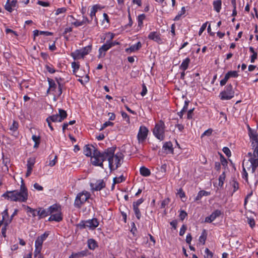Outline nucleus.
<instances>
[{"label": "nucleus", "mask_w": 258, "mask_h": 258, "mask_svg": "<svg viewBox=\"0 0 258 258\" xmlns=\"http://www.w3.org/2000/svg\"><path fill=\"white\" fill-rule=\"evenodd\" d=\"M116 147H112L100 152L98 149H94L93 156L92 157V164L95 166L104 168L103 162L108 160L109 167L111 171L117 169L122 164L123 155L121 152L114 154Z\"/></svg>", "instance_id": "obj_1"}, {"label": "nucleus", "mask_w": 258, "mask_h": 258, "mask_svg": "<svg viewBox=\"0 0 258 258\" xmlns=\"http://www.w3.org/2000/svg\"><path fill=\"white\" fill-rule=\"evenodd\" d=\"M2 197L13 202H25L28 197V189L23 179H21V184L19 190H7Z\"/></svg>", "instance_id": "obj_2"}, {"label": "nucleus", "mask_w": 258, "mask_h": 258, "mask_svg": "<svg viewBox=\"0 0 258 258\" xmlns=\"http://www.w3.org/2000/svg\"><path fill=\"white\" fill-rule=\"evenodd\" d=\"M165 124L162 120H160L155 124L153 133L154 135L159 140L163 141L165 138Z\"/></svg>", "instance_id": "obj_3"}, {"label": "nucleus", "mask_w": 258, "mask_h": 258, "mask_svg": "<svg viewBox=\"0 0 258 258\" xmlns=\"http://www.w3.org/2000/svg\"><path fill=\"white\" fill-rule=\"evenodd\" d=\"M90 197V194L87 191H83L79 193L76 197L74 206L77 208H80Z\"/></svg>", "instance_id": "obj_4"}, {"label": "nucleus", "mask_w": 258, "mask_h": 258, "mask_svg": "<svg viewBox=\"0 0 258 258\" xmlns=\"http://www.w3.org/2000/svg\"><path fill=\"white\" fill-rule=\"evenodd\" d=\"M234 93L233 86L230 84L227 85L225 87V89L220 93L219 97L222 100H230L234 96Z\"/></svg>", "instance_id": "obj_5"}, {"label": "nucleus", "mask_w": 258, "mask_h": 258, "mask_svg": "<svg viewBox=\"0 0 258 258\" xmlns=\"http://www.w3.org/2000/svg\"><path fill=\"white\" fill-rule=\"evenodd\" d=\"M92 45H89L80 49H77L74 52H72L71 56L74 59L83 58L84 56L87 55L91 50Z\"/></svg>", "instance_id": "obj_6"}, {"label": "nucleus", "mask_w": 258, "mask_h": 258, "mask_svg": "<svg viewBox=\"0 0 258 258\" xmlns=\"http://www.w3.org/2000/svg\"><path fill=\"white\" fill-rule=\"evenodd\" d=\"M59 114H54L48 116L47 118L51 122H61L67 117V112L62 109H58Z\"/></svg>", "instance_id": "obj_7"}, {"label": "nucleus", "mask_w": 258, "mask_h": 258, "mask_svg": "<svg viewBox=\"0 0 258 258\" xmlns=\"http://www.w3.org/2000/svg\"><path fill=\"white\" fill-rule=\"evenodd\" d=\"M113 46H114V44L112 42L107 41L106 43L99 48L98 57L99 58H103L105 56L106 52Z\"/></svg>", "instance_id": "obj_8"}, {"label": "nucleus", "mask_w": 258, "mask_h": 258, "mask_svg": "<svg viewBox=\"0 0 258 258\" xmlns=\"http://www.w3.org/2000/svg\"><path fill=\"white\" fill-rule=\"evenodd\" d=\"M149 130L144 125L140 126L137 135L138 140L139 143L144 142L146 139Z\"/></svg>", "instance_id": "obj_9"}, {"label": "nucleus", "mask_w": 258, "mask_h": 258, "mask_svg": "<svg viewBox=\"0 0 258 258\" xmlns=\"http://www.w3.org/2000/svg\"><path fill=\"white\" fill-rule=\"evenodd\" d=\"M148 38L150 40H152L159 44L163 43V39L161 37L160 33L157 31L150 32L148 35Z\"/></svg>", "instance_id": "obj_10"}, {"label": "nucleus", "mask_w": 258, "mask_h": 258, "mask_svg": "<svg viewBox=\"0 0 258 258\" xmlns=\"http://www.w3.org/2000/svg\"><path fill=\"white\" fill-rule=\"evenodd\" d=\"M94 149H97L92 145H85L84 147V154L87 157H91V162H92V157L93 156Z\"/></svg>", "instance_id": "obj_11"}, {"label": "nucleus", "mask_w": 258, "mask_h": 258, "mask_svg": "<svg viewBox=\"0 0 258 258\" xmlns=\"http://www.w3.org/2000/svg\"><path fill=\"white\" fill-rule=\"evenodd\" d=\"M48 236V233L45 232L43 234L38 236L35 242V247H38L42 248V245L43 241L46 239Z\"/></svg>", "instance_id": "obj_12"}, {"label": "nucleus", "mask_w": 258, "mask_h": 258, "mask_svg": "<svg viewBox=\"0 0 258 258\" xmlns=\"http://www.w3.org/2000/svg\"><path fill=\"white\" fill-rule=\"evenodd\" d=\"M221 214V211L216 210L214 211L209 216L206 217L205 221L207 223H211Z\"/></svg>", "instance_id": "obj_13"}, {"label": "nucleus", "mask_w": 258, "mask_h": 258, "mask_svg": "<svg viewBox=\"0 0 258 258\" xmlns=\"http://www.w3.org/2000/svg\"><path fill=\"white\" fill-rule=\"evenodd\" d=\"M248 136L250 138V141L251 144H255L258 142V135L255 130H249V133H248Z\"/></svg>", "instance_id": "obj_14"}, {"label": "nucleus", "mask_w": 258, "mask_h": 258, "mask_svg": "<svg viewBox=\"0 0 258 258\" xmlns=\"http://www.w3.org/2000/svg\"><path fill=\"white\" fill-rule=\"evenodd\" d=\"M91 186L92 190L99 191L105 187V183L103 179H101L97 181L95 187L92 183H91Z\"/></svg>", "instance_id": "obj_15"}, {"label": "nucleus", "mask_w": 258, "mask_h": 258, "mask_svg": "<svg viewBox=\"0 0 258 258\" xmlns=\"http://www.w3.org/2000/svg\"><path fill=\"white\" fill-rule=\"evenodd\" d=\"M49 215V211L48 210V208L46 209H45L41 207L38 208L37 216H38L39 219L43 218Z\"/></svg>", "instance_id": "obj_16"}, {"label": "nucleus", "mask_w": 258, "mask_h": 258, "mask_svg": "<svg viewBox=\"0 0 258 258\" xmlns=\"http://www.w3.org/2000/svg\"><path fill=\"white\" fill-rule=\"evenodd\" d=\"M86 221L88 225V227L93 230L95 229L99 225V222L96 218H93Z\"/></svg>", "instance_id": "obj_17"}, {"label": "nucleus", "mask_w": 258, "mask_h": 258, "mask_svg": "<svg viewBox=\"0 0 258 258\" xmlns=\"http://www.w3.org/2000/svg\"><path fill=\"white\" fill-rule=\"evenodd\" d=\"M62 220V217L60 212H57L56 214H51L48 218L49 221L60 222Z\"/></svg>", "instance_id": "obj_18"}, {"label": "nucleus", "mask_w": 258, "mask_h": 258, "mask_svg": "<svg viewBox=\"0 0 258 258\" xmlns=\"http://www.w3.org/2000/svg\"><path fill=\"white\" fill-rule=\"evenodd\" d=\"M248 161L251 164V173H254L258 167V158H251L248 159Z\"/></svg>", "instance_id": "obj_19"}, {"label": "nucleus", "mask_w": 258, "mask_h": 258, "mask_svg": "<svg viewBox=\"0 0 258 258\" xmlns=\"http://www.w3.org/2000/svg\"><path fill=\"white\" fill-rule=\"evenodd\" d=\"M142 47V43L141 42L139 41L135 44L131 45L129 48H126L125 49L126 52H128L130 51V52H134L137 50H138Z\"/></svg>", "instance_id": "obj_20"}, {"label": "nucleus", "mask_w": 258, "mask_h": 258, "mask_svg": "<svg viewBox=\"0 0 258 258\" xmlns=\"http://www.w3.org/2000/svg\"><path fill=\"white\" fill-rule=\"evenodd\" d=\"M88 254H89L88 250L85 249L77 253H73L71 255L74 258H79L87 256Z\"/></svg>", "instance_id": "obj_21"}, {"label": "nucleus", "mask_w": 258, "mask_h": 258, "mask_svg": "<svg viewBox=\"0 0 258 258\" xmlns=\"http://www.w3.org/2000/svg\"><path fill=\"white\" fill-rule=\"evenodd\" d=\"M190 62V58L188 57H186L183 60L181 64H180V69L182 70L183 71H185L187 69Z\"/></svg>", "instance_id": "obj_22"}, {"label": "nucleus", "mask_w": 258, "mask_h": 258, "mask_svg": "<svg viewBox=\"0 0 258 258\" xmlns=\"http://www.w3.org/2000/svg\"><path fill=\"white\" fill-rule=\"evenodd\" d=\"M163 149L165 150H168V152L170 153H173L174 151L172 143L170 141L164 144Z\"/></svg>", "instance_id": "obj_23"}, {"label": "nucleus", "mask_w": 258, "mask_h": 258, "mask_svg": "<svg viewBox=\"0 0 258 258\" xmlns=\"http://www.w3.org/2000/svg\"><path fill=\"white\" fill-rule=\"evenodd\" d=\"M25 206V208L27 213L31 214L33 217L34 218L36 216H37L38 208L35 209L31 208L30 207H29L28 206Z\"/></svg>", "instance_id": "obj_24"}, {"label": "nucleus", "mask_w": 258, "mask_h": 258, "mask_svg": "<svg viewBox=\"0 0 258 258\" xmlns=\"http://www.w3.org/2000/svg\"><path fill=\"white\" fill-rule=\"evenodd\" d=\"M87 244L89 248L92 250L95 249L98 246L97 242L92 238L88 240Z\"/></svg>", "instance_id": "obj_25"}, {"label": "nucleus", "mask_w": 258, "mask_h": 258, "mask_svg": "<svg viewBox=\"0 0 258 258\" xmlns=\"http://www.w3.org/2000/svg\"><path fill=\"white\" fill-rule=\"evenodd\" d=\"M214 9L217 13L220 12L221 9L222 1L221 0H217L213 2V3Z\"/></svg>", "instance_id": "obj_26"}, {"label": "nucleus", "mask_w": 258, "mask_h": 258, "mask_svg": "<svg viewBox=\"0 0 258 258\" xmlns=\"http://www.w3.org/2000/svg\"><path fill=\"white\" fill-rule=\"evenodd\" d=\"M48 210L49 211V215L52 214L53 213L55 212H59V211L60 210V206L57 204H54L50 206L48 208Z\"/></svg>", "instance_id": "obj_27"}, {"label": "nucleus", "mask_w": 258, "mask_h": 258, "mask_svg": "<svg viewBox=\"0 0 258 258\" xmlns=\"http://www.w3.org/2000/svg\"><path fill=\"white\" fill-rule=\"evenodd\" d=\"M140 174L145 177L149 176L151 174L150 170L145 166H142L140 168Z\"/></svg>", "instance_id": "obj_28"}, {"label": "nucleus", "mask_w": 258, "mask_h": 258, "mask_svg": "<svg viewBox=\"0 0 258 258\" xmlns=\"http://www.w3.org/2000/svg\"><path fill=\"white\" fill-rule=\"evenodd\" d=\"M210 195V192H208V191H205V190H200L198 192V195L197 196V197H196L195 201H199V200H201V199L203 196H209Z\"/></svg>", "instance_id": "obj_29"}, {"label": "nucleus", "mask_w": 258, "mask_h": 258, "mask_svg": "<svg viewBox=\"0 0 258 258\" xmlns=\"http://www.w3.org/2000/svg\"><path fill=\"white\" fill-rule=\"evenodd\" d=\"M98 9H99V6L97 5L93 6L92 7V8H91L90 16V17L91 18L92 20L94 17L95 19V20L96 21L97 19L96 18L95 15H96V13L97 12Z\"/></svg>", "instance_id": "obj_30"}, {"label": "nucleus", "mask_w": 258, "mask_h": 258, "mask_svg": "<svg viewBox=\"0 0 258 258\" xmlns=\"http://www.w3.org/2000/svg\"><path fill=\"white\" fill-rule=\"evenodd\" d=\"M47 81L48 82L49 89H51V91H55L57 86L55 81L49 78H47Z\"/></svg>", "instance_id": "obj_31"}, {"label": "nucleus", "mask_w": 258, "mask_h": 258, "mask_svg": "<svg viewBox=\"0 0 258 258\" xmlns=\"http://www.w3.org/2000/svg\"><path fill=\"white\" fill-rule=\"evenodd\" d=\"M207 237V232L205 229H203L201 235L199 237V241L205 244Z\"/></svg>", "instance_id": "obj_32"}, {"label": "nucleus", "mask_w": 258, "mask_h": 258, "mask_svg": "<svg viewBox=\"0 0 258 258\" xmlns=\"http://www.w3.org/2000/svg\"><path fill=\"white\" fill-rule=\"evenodd\" d=\"M226 177L225 172L224 171L219 177V186L222 187L224 184V181Z\"/></svg>", "instance_id": "obj_33"}, {"label": "nucleus", "mask_w": 258, "mask_h": 258, "mask_svg": "<svg viewBox=\"0 0 258 258\" xmlns=\"http://www.w3.org/2000/svg\"><path fill=\"white\" fill-rule=\"evenodd\" d=\"M146 16L144 14H141L138 17V25L139 27H141L143 26V22Z\"/></svg>", "instance_id": "obj_34"}, {"label": "nucleus", "mask_w": 258, "mask_h": 258, "mask_svg": "<svg viewBox=\"0 0 258 258\" xmlns=\"http://www.w3.org/2000/svg\"><path fill=\"white\" fill-rule=\"evenodd\" d=\"M45 67L46 70L50 74H53L56 71L51 64H46Z\"/></svg>", "instance_id": "obj_35"}, {"label": "nucleus", "mask_w": 258, "mask_h": 258, "mask_svg": "<svg viewBox=\"0 0 258 258\" xmlns=\"http://www.w3.org/2000/svg\"><path fill=\"white\" fill-rule=\"evenodd\" d=\"M252 149L253 150V155L254 157L258 158V142L254 144H251Z\"/></svg>", "instance_id": "obj_36"}, {"label": "nucleus", "mask_w": 258, "mask_h": 258, "mask_svg": "<svg viewBox=\"0 0 258 258\" xmlns=\"http://www.w3.org/2000/svg\"><path fill=\"white\" fill-rule=\"evenodd\" d=\"M18 127V122L15 120H14L13 124L10 126V130L13 132H16Z\"/></svg>", "instance_id": "obj_37"}, {"label": "nucleus", "mask_w": 258, "mask_h": 258, "mask_svg": "<svg viewBox=\"0 0 258 258\" xmlns=\"http://www.w3.org/2000/svg\"><path fill=\"white\" fill-rule=\"evenodd\" d=\"M114 184L119 183L125 180V178L123 175H121L118 177H114L113 178Z\"/></svg>", "instance_id": "obj_38"}, {"label": "nucleus", "mask_w": 258, "mask_h": 258, "mask_svg": "<svg viewBox=\"0 0 258 258\" xmlns=\"http://www.w3.org/2000/svg\"><path fill=\"white\" fill-rule=\"evenodd\" d=\"M232 186L233 188V192H235L239 188V183L235 179H233L232 181Z\"/></svg>", "instance_id": "obj_39"}, {"label": "nucleus", "mask_w": 258, "mask_h": 258, "mask_svg": "<svg viewBox=\"0 0 258 258\" xmlns=\"http://www.w3.org/2000/svg\"><path fill=\"white\" fill-rule=\"evenodd\" d=\"M35 159L33 158H30L27 160V167H32L33 168V166L35 163Z\"/></svg>", "instance_id": "obj_40"}, {"label": "nucleus", "mask_w": 258, "mask_h": 258, "mask_svg": "<svg viewBox=\"0 0 258 258\" xmlns=\"http://www.w3.org/2000/svg\"><path fill=\"white\" fill-rule=\"evenodd\" d=\"M242 177L243 179H244L246 182H248V173L246 171L245 168H244V166H242Z\"/></svg>", "instance_id": "obj_41"}, {"label": "nucleus", "mask_w": 258, "mask_h": 258, "mask_svg": "<svg viewBox=\"0 0 258 258\" xmlns=\"http://www.w3.org/2000/svg\"><path fill=\"white\" fill-rule=\"evenodd\" d=\"M133 210L135 212V214L136 217L138 219H140L141 217V213L140 212V209L138 207H133Z\"/></svg>", "instance_id": "obj_42"}, {"label": "nucleus", "mask_w": 258, "mask_h": 258, "mask_svg": "<svg viewBox=\"0 0 258 258\" xmlns=\"http://www.w3.org/2000/svg\"><path fill=\"white\" fill-rule=\"evenodd\" d=\"M5 9L9 12L13 11V7L10 4V0H7V2L5 6Z\"/></svg>", "instance_id": "obj_43"}, {"label": "nucleus", "mask_w": 258, "mask_h": 258, "mask_svg": "<svg viewBox=\"0 0 258 258\" xmlns=\"http://www.w3.org/2000/svg\"><path fill=\"white\" fill-rule=\"evenodd\" d=\"M205 253L204 256L205 258H212L213 256V253L208 248H206Z\"/></svg>", "instance_id": "obj_44"}, {"label": "nucleus", "mask_w": 258, "mask_h": 258, "mask_svg": "<svg viewBox=\"0 0 258 258\" xmlns=\"http://www.w3.org/2000/svg\"><path fill=\"white\" fill-rule=\"evenodd\" d=\"M88 225H87L86 221H82L77 225V227H79L80 229L85 228L88 227Z\"/></svg>", "instance_id": "obj_45"}, {"label": "nucleus", "mask_w": 258, "mask_h": 258, "mask_svg": "<svg viewBox=\"0 0 258 258\" xmlns=\"http://www.w3.org/2000/svg\"><path fill=\"white\" fill-rule=\"evenodd\" d=\"M230 78H237L238 76V74L237 71H231L227 72Z\"/></svg>", "instance_id": "obj_46"}, {"label": "nucleus", "mask_w": 258, "mask_h": 258, "mask_svg": "<svg viewBox=\"0 0 258 258\" xmlns=\"http://www.w3.org/2000/svg\"><path fill=\"white\" fill-rule=\"evenodd\" d=\"M66 11H67V9L64 7L58 8L55 11V15L56 16H57L60 14L66 13Z\"/></svg>", "instance_id": "obj_47"}, {"label": "nucleus", "mask_w": 258, "mask_h": 258, "mask_svg": "<svg viewBox=\"0 0 258 258\" xmlns=\"http://www.w3.org/2000/svg\"><path fill=\"white\" fill-rule=\"evenodd\" d=\"M58 85V96H60L62 93V89L64 87V84L63 83H60L57 84Z\"/></svg>", "instance_id": "obj_48"}, {"label": "nucleus", "mask_w": 258, "mask_h": 258, "mask_svg": "<svg viewBox=\"0 0 258 258\" xmlns=\"http://www.w3.org/2000/svg\"><path fill=\"white\" fill-rule=\"evenodd\" d=\"M144 202V199L141 198L138 200L136 202L133 203V207H139V206Z\"/></svg>", "instance_id": "obj_49"}, {"label": "nucleus", "mask_w": 258, "mask_h": 258, "mask_svg": "<svg viewBox=\"0 0 258 258\" xmlns=\"http://www.w3.org/2000/svg\"><path fill=\"white\" fill-rule=\"evenodd\" d=\"M222 151L228 157H229L231 156V153L230 149L228 147H224L222 149Z\"/></svg>", "instance_id": "obj_50"}, {"label": "nucleus", "mask_w": 258, "mask_h": 258, "mask_svg": "<svg viewBox=\"0 0 258 258\" xmlns=\"http://www.w3.org/2000/svg\"><path fill=\"white\" fill-rule=\"evenodd\" d=\"M220 161L221 163L223 166H226L227 165L228 162L226 159L222 155L220 156Z\"/></svg>", "instance_id": "obj_51"}, {"label": "nucleus", "mask_w": 258, "mask_h": 258, "mask_svg": "<svg viewBox=\"0 0 258 258\" xmlns=\"http://www.w3.org/2000/svg\"><path fill=\"white\" fill-rule=\"evenodd\" d=\"M72 67L73 68V72L75 73L79 70L80 65L79 63L74 61L72 63Z\"/></svg>", "instance_id": "obj_52"}, {"label": "nucleus", "mask_w": 258, "mask_h": 258, "mask_svg": "<svg viewBox=\"0 0 258 258\" xmlns=\"http://www.w3.org/2000/svg\"><path fill=\"white\" fill-rule=\"evenodd\" d=\"M187 214L186 213V212H185L183 210H182L180 211L179 217L180 220L183 221L184 219V218L187 216Z\"/></svg>", "instance_id": "obj_53"}, {"label": "nucleus", "mask_w": 258, "mask_h": 258, "mask_svg": "<svg viewBox=\"0 0 258 258\" xmlns=\"http://www.w3.org/2000/svg\"><path fill=\"white\" fill-rule=\"evenodd\" d=\"M213 132V130L211 128H209L208 130H206L204 133L202 135L201 138H203L205 136H210Z\"/></svg>", "instance_id": "obj_54"}, {"label": "nucleus", "mask_w": 258, "mask_h": 258, "mask_svg": "<svg viewBox=\"0 0 258 258\" xmlns=\"http://www.w3.org/2000/svg\"><path fill=\"white\" fill-rule=\"evenodd\" d=\"M186 226L185 225H182L181 227L180 228V231H179V235L180 236H183L185 232V231L186 230Z\"/></svg>", "instance_id": "obj_55"}, {"label": "nucleus", "mask_w": 258, "mask_h": 258, "mask_svg": "<svg viewBox=\"0 0 258 258\" xmlns=\"http://www.w3.org/2000/svg\"><path fill=\"white\" fill-rule=\"evenodd\" d=\"M42 248L38 247H35V251L34 252V255L35 257H36L37 255H41L40 252L41 251Z\"/></svg>", "instance_id": "obj_56"}, {"label": "nucleus", "mask_w": 258, "mask_h": 258, "mask_svg": "<svg viewBox=\"0 0 258 258\" xmlns=\"http://www.w3.org/2000/svg\"><path fill=\"white\" fill-rule=\"evenodd\" d=\"M207 23H208V22L204 23L202 25V26H201V27L200 28L199 32V34L200 35H201L202 34V33L203 32V31H205V30L206 29Z\"/></svg>", "instance_id": "obj_57"}, {"label": "nucleus", "mask_w": 258, "mask_h": 258, "mask_svg": "<svg viewBox=\"0 0 258 258\" xmlns=\"http://www.w3.org/2000/svg\"><path fill=\"white\" fill-rule=\"evenodd\" d=\"M37 4L39 5H40L43 7H48L50 5V4L49 2H43L41 1H38L37 2Z\"/></svg>", "instance_id": "obj_58"}, {"label": "nucleus", "mask_w": 258, "mask_h": 258, "mask_svg": "<svg viewBox=\"0 0 258 258\" xmlns=\"http://www.w3.org/2000/svg\"><path fill=\"white\" fill-rule=\"evenodd\" d=\"M113 123L112 122H110L109 121H106L105 123H103L102 127L101 128L100 130H103L104 128L108 126H112L113 125Z\"/></svg>", "instance_id": "obj_59"}, {"label": "nucleus", "mask_w": 258, "mask_h": 258, "mask_svg": "<svg viewBox=\"0 0 258 258\" xmlns=\"http://www.w3.org/2000/svg\"><path fill=\"white\" fill-rule=\"evenodd\" d=\"M248 223L251 228H253L255 226L254 220L252 218H248Z\"/></svg>", "instance_id": "obj_60"}, {"label": "nucleus", "mask_w": 258, "mask_h": 258, "mask_svg": "<svg viewBox=\"0 0 258 258\" xmlns=\"http://www.w3.org/2000/svg\"><path fill=\"white\" fill-rule=\"evenodd\" d=\"M147 89L146 88V86L145 85V84H143L142 85V91L141 93V95L142 96H144L147 94Z\"/></svg>", "instance_id": "obj_61"}, {"label": "nucleus", "mask_w": 258, "mask_h": 258, "mask_svg": "<svg viewBox=\"0 0 258 258\" xmlns=\"http://www.w3.org/2000/svg\"><path fill=\"white\" fill-rule=\"evenodd\" d=\"M189 103V101L188 100L186 99V100H185L184 105L183 106V107L182 109V111L186 112L187 111Z\"/></svg>", "instance_id": "obj_62"}, {"label": "nucleus", "mask_w": 258, "mask_h": 258, "mask_svg": "<svg viewBox=\"0 0 258 258\" xmlns=\"http://www.w3.org/2000/svg\"><path fill=\"white\" fill-rule=\"evenodd\" d=\"M194 110V108H192V109H190V110H189L188 111L187 116V119H192Z\"/></svg>", "instance_id": "obj_63"}, {"label": "nucleus", "mask_w": 258, "mask_h": 258, "mask_svg": "<svg viewBox=\"0 0 258 258\" xmlns=\"http://www.w3.org/2000/svg\"><path fill=\"white\" fill-rule=\"evenodd\" d=\"M3 219L5 220L6 218L9 217L8 210V209H5L2 213Z\"/></svg>", "instance_id": "obj_64"}]
</instances>
